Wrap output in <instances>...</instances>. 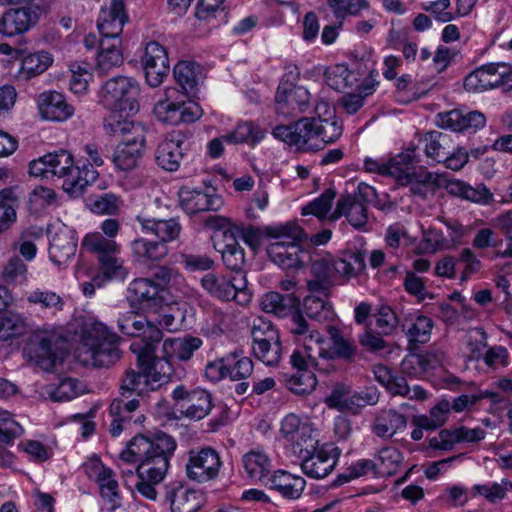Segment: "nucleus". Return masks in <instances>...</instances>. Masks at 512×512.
Listing matches in <instances>:
<instances>
[{"label": "nucleus", "instance_id": "43", "mask_svg": "<svg viewBox=\"0 0 512 512\" xmlns=\"http://www.w3.org/2000/svg\"><path fill=\"white\" fill-rule=\"evenodd\" d=\"M300 305V299L294 293L281 294L271 291L263 295L261 307L267 313L279 318L290 316Z\"/></svg>", "mask_w": 512, "mask_h": 512}, {"label": "nucleus", "instance_id": "60", "mask_svg": "<svg viewBox=\"0 0 512 512\" xmlns=\"http://www.w3.org/2000/svg\"><path fill=\"white\" fill-rule=\"evenodd\" d=\"M29 304L40 306L42 310L56 314L63 310L64 300L56 292L36 288L27 296Z\"/></svg>", "mask_w": 512, "mask_h": 512}, {"label": "nucleus", "instance_id": "9", "mask_svg": "<svg viewBox=\"0 0 512 512\" xmlns=\"http://www.w3.org/2000/svg\"><path fill=\"white\" fill-rule=\"evenodd\" d=\"M168 288L154 285L151 278H136L132 280L126 293V300L133 310L143 312H158L168 303Z\"/></svg>", "mask_w": 512, "mask_h": 512}, {"label": "nucleus", "instance_id": "23", "mask_svg": "<svg viewBox=\"0 0 512 512\" xmlns=\"http://www.w3.org/2000/svg\"><path fill=\"white\" fill-rule=\"evenodd\" d=\"M142 65L147 84L159 87L169 75L170 65L166 49L156 41H150L145 46Z\"/></svg>", "mask_w": 512, "mask_h": 512}, {"label": "nucleus", "instance_id": "14", "mask_svg": "<svg viewBox=\"0 0 512 512\" xmlns=\"http://www.w3.org/2000/svg\"><path fill=\"white\" fill-rule=\"evenodd\" d=\"M172 398L181 414L190 420L204 419L214 407L211 392L200 387L188 389L178 385L172 392Z\"/></svg>", "mask_w": 512, "mask_h": 512}, {"label": "nucleus", "instance_id": "15", "mask_svg": "<svg viewBox=\"0 0 512 512\" xmlns=\"http://www.w3.org/2000/svg\"><path fill=\"white\" fill-rule=\"evenodd\" d=\"M341 450L331 443L316 444L312 451L297 456L302 472L309 478L322 479L334 470Z\"/></svg>", "mask_w": 512, "mask_h": 512}, {"label": "nucleus", "instance_id": "58", "mask_svg": "<svg viewBox=\"0 0 512 512\" xmlns=\"http://www.w3.org/2000/svg\"><path fill=\"white\" fill-rule=\"evenodd\" d=\"M285 386L294 394L305 395L311 393L316 385L317 379L312 371H296L284 373Z\"/></svg>", "mask_w": 512, "mask_h": 512}, {"label": "nucleus", "instance_id": "36", "mask_svg": "<svg viewBox=\"0 0 512 512\" xmlns=\"http://www.w3.org/2000/svg\"><path fill=\"white\" fill-rule=\"evenodd\" d=\"M137 221L143 233L154 235L159 242L166 245L168 242L178 239L182 230L177 218L156 219L137 216Z\"/></svg>", "mask_w": 512, "mask_h": 512}, {"label": "nucleus", "instance_id": "18", "mask_svg": "<svg viewBox=\"0 0 512 512\" xmlns=\"http://www.w3.org/2000/svg\"><path fill=\"white\" fill-rule=\"evenodd\" d=\"M512 80V65L505 62L489 63L476 68L464 80L468 92L479 93L507 85Z\"/></svg>", "mask_w": 512, "mask_h": 512}, {"label": "nucleus", "instance_id": "45", "mask_svg": "<svg viewBox=\"0 0 512 512\" xmlns=\"http://www.w3.org/2000/svg\"><path fill=\"white\" fill-rule=\"evenodd\" d=\"M441 356L434 352L409 354L400 364L401 372L413 378H418L441 364Z\"/></svg>", "mask_w": 512, "mask_h": 512}, {"label": "nucleus", "instance_id": "63", "mask_svg": "<svg viewBox=\"0 0 512 512\" xmlns=\"http://www.w3.org/2000/svg\"><path fill=\"white\" fill-rule=\"evenodd\" d=\"M303 307L307 316L316 321H325L332 316V306L328 298L307 295L303 300Z\"/></svg>", "mask_w": 512, "mask_h": 512}, {"label": "nucleus", "instance_id": "11", "mask_svg": "<svg viewBox=\"0 0 512 512\" xmlns=\"http://www.w3.org/2000/svg\"><path fill=\"white\" fill-rule=\"evenodd\" d=\"M288 328L297 341L303 342L308 357L316 366L325 371L331 368L327 362L329 354L322 347L323 338L321 334L309 325L299 307L290 315Z\"/></svg>", "mask_w": 512, "mask_h": 512}, {"label": "nucleus", "instance_id": "5", "mask_svg": "<svg viewBox=\"0 0 512 512\" xmlns=\"http://www.w3.org/2000/svg\"><path fill=\"white\" fill-rule=\"evenodd\" d=\"M51 176L63 180L62 188L72 197L83 195L85 189L97 178L98 172L91 164H75L73 156L66 150L46 154Z\"/></svg>", "mask_w": 512, "mask_h": 512}, {"label": "nucleus", "instance_id": "41", "mask_svg": "<svg viewBox=\"0 0 512 512\" xmlns=\"http://www.w3.org/2000/svg\"><path fill=\"white\" fill-rule=\"evenodd\" d=\"M445 188L450 195L457 196L467 201L478 204H489L493 200V194L484 184L471 186L459 179H448Z\"/></svg>", "mask_w": 512, "mask_h": 512}, {"label": "nucleus", "instance_id": "37", "mask_svg": "<svg viewBox=\"0 0 512 512\" xmlns=\"http://www.w3.org/2000/svg\"><path fill=\"white\" fill-rule=\"evenodd\" d=\"M214 248L221 254L223 265L230 271L242 272L246 264V253L234 236L226 233L222 239L214 244Z\"/></svg>", "mask_w": 512, "mask_h": 512}, {"label": "nucleus", "instance_id": "32", "mask_svg": "<svg viewBox=\"0 0 512 512\" xmlns=\"http://www.w3.org/2000/svg\"><path fill=\"white\" fill-rule=\"evenodd\" d=\"M38 109L44 119L65 121L74 114V107L57 91L43 92L38 97Z\"/></svg>", "mask_w": 512, "mask_h": 512}, {"label": "nucleus", "instance_id": "42", "mask_svg": "<svg viewBox=\"0 0 512 512\" xmlns=\"http://www.w3.org/2000/svg\"><path fill=\"white\" fill-rule=\"evenodd\" d=\"M132 256L140 264L160 262L168 252V246L158 240H149L144 237L137 238L131 242Z\"/></svg>", "mask_w": 512, "mask_h": 512}, {"label": "nucleus", "instance_id": "19", "mask_svg": "<svg viewBox=\"0 0 512 512\" xmlns=\"http://www.w3.org/2000/svg\"><path fill=\"white\" fill-rule=\"evenodd\" d=\"M221 465L219 453L215 449L205 447L191 450L185 466L186 475L192 481L205 483L218 476Z\"/></svg>", "mask_w": 512, "mask_h": 512}, {"label": "nucleus", "instance_id": "57", "mask_svg": "<svg viewBox=\"0 0 512 512\" xmlns=\"http://www.w3.org/2000/svg\"><path fill=\"white\" fill-rule=\"evenodd\" d=\"M414 162L412 151L401 152L385 160L386 176L394 178L398 184L409 182V168Z\"/></svg>", "mask_w": 512, "mask_h": 512}, {"label": "nucleus", "instance_id": "61", "mask_svg": "<svg viewBox=\"0 0 512 512\" xmlns=\"http://www.w3.org/2000/svg\"><path fill=\"white\" fill-rule=\"evenodd\" d=\"M139 371L128 370L122 380L121 395L129 397L133 393L137 396H143L150 391L148 379L143 367H138Z\"/></svg>", "mask_w": 512, "mask_h": 512}, {"label": "nucleus", "instance_id": "8", "mask_svg": "<svg viewBox=\"0 0 512 512\" xmlns=\"http://www.w3.org/2000/svg\"><path fill=\"white\" fill-rule=\"evenodd\" d=\"M272 135L298 151L309 152L322 149L318 140L315 117H302L289 125H277Z\"/></svg>", "mask_w": 512, "mask_h": 512}, {"label": "nucleus", "instance_id": "22", "mask_svg": "<svg viewBox=\"0 0 512 512\" xmlns=\"http://www.w3.org/2000/svg\"><path fill=\"white\" fill-rule=\"evenodd\" d=\"M187 150L188 135L182 131H173L157 145L155 161L159 167L166 171H177Z\"/></svg>", "mask_w": 512, "mask_h": 512}, {"label": "nucleus", "instance_id": "39", "mask_svg": "<svg viewBox=\"0 0 512 512\" xmlns=\"http://www.w3.org/2000/svg\"><path fill=\"white\" fill-rule=\"evenodd\" d=\"M419 142L423 145V151L431 164L441 163L453 148L451 136L436 130L426 132L420 137Z\"/></svg>", "mask_w": 512, "mask_h": 512}, {"label": "nucleus", "instance_id": "16", "mask_svg": "<svg viewBox=\"0 0 512 512\" xmlns=\"http://www.w3.org/2000/svg\"><path fill=\"white\" fill-rule=\"evenodd\" d=\"M84 469L88 478L99 486L101 497L109 505L108 510L114 512L120 508L122 497L115 472L110 467L104 465L98 456L90 458L84 464Z\"/></svg>", "mask_w": 512, "mask_h": 512}, {"label": "nucleus", "instance_id": "33", "mask_svg": "<svg viewBox=\"0 0 512 512\" xmlns=\"http://www.w3.org/2000/svg\"><path fill=\"white\" fill-rule=\"evenodd\" d=\"M15 59L20 61L17 77L22 80H29L44 73L53 63V56L43 50L31 53L16 48Z\"/></svg>", "mask_w": 512, "mask_h": 512}, {"label": "nucleus", "instance_id": "55", "mask_svg": "<svg viewBox=\"0 0 512 512\" xmlns=\"http://www.w3.org/2000/svg\"><path fill=\"white\" fill-rule=\"evenodd\" d=\"M28 329L27 319L19 313H0V341H7L23 335Z\"/></svg>", "mask_w": 512, "mask_h": 512}, {"label": "nucleus", "instance_id": "24", "mask_svg": "<svg viewBox=\"0 0 512 512\" xmlns=\"http://www.w3.org/2000/svg\"><path fill=\"white\" fill-rule=\"evenodd\" d=\"M40 19V10L36 6H23L7 9L0 17V34L15 37L28 32Z\"/></svg>", "mask_w": 512, "mask_h": 512}, {"label": "nucleus", "instance_id": "10", "mask_svg": "<svg viewBox=\"0 0 512 512\" xmlns=\"http://www.w3.org/2000/svg\"><path fill=\"white\" fill-rule=\"evenodd\" d=\"M280 434L286 446L294 456L312 451L319 443L318 433L312 423L294 413L286 415L281 421Z\"/></svg>", "mask_w": 512, "mask_h": 512}, {"label": "nucleus", "instance_id": "52", "mask_svg": "<svg viewBox=\"0 0 512 512\" xmlns=\"http://www.w3.org/2000/svg\"><path fill=\"white\" fill-rule=\"evenodd\" d=\"M433 326V320L421 314L405 318L401 325L409 341L419 344H425L430 340Z\"/></svg>", "mask_w": 512, "mask_h": 512}, {"label": "nucleus", "instance_id": "6", "mask_svg": "<svg viewBox=\"0 0 512 512\" xmlns=\"http://www.w3.org/2000/svg\"><path fill=\"white\" fill-rule=\"evenodd\" d=\"M139 84L127 76H116L105 81L98 92V102L109 111L135 115L139 110Z\"/></svg>", "mask_w": 512, "mask_h": 512}, {"label": "nucleus", "instance_id": "51", "mask_svg": "<svg viewBox=\"0 0 512 512\" xmlns=\"http://www.w3.org/2000/svg\"><path fill=\"white\" fill-rule=\"evenodd\" d=\"M223 2L224 0H199L195 15L200 25H207L209 29H212L225 23L227 13Z\"/></svg>", "mask_w": 512, "mask_h": 512}, {"label": "nucleus", "instance_id": "31", "mask_svg": "<svg viewBox=\"0 0 512 512\" xmlns=\"http://www.w3.org/2000/svg\"><path fill=\"white\" fill-rule=\"evenodd\" d=\"M145 150V136L137 133L136 136L126 137L117 146L113 162L115 166L123 171H130L136 168Z\"/></svg>", "mask_w": 512, "mask_h": 512}, {"label": "nucleus", "instance_id": "12", "mask_svg": "<svg viewBox=\"0 0 512 512\" xmlns=\"http://www.w3.org/2000/svg\"><path fill=\"white\" fill-rule=\"evenodd\" d=\"M200 285L210 297L221 302L235 301L240 305H246L251 300V294L246 288L244 277L242 284L239 285L236 283L235 277L208 272L201 278Z\"/></svg>", "mask_w": 512, "mask_h": 512}, {"label": "nucleus", "instance_id": "62", "mask_svg": "<svg viewBox=\"0 0 512 512\" xmlns=\"http://www.w3.org/2000/svg\"><path fill=\"white\" fill-rule=\"evenodd\" d=\"M317 124L318 140L322 142V148L329 143L335 142L343 133L342 121L335 115L328 118L315 117Z\"/></svg>", "mask_w": 512, "mask_h": 512}, {"label": "nucleus", "instance_id": "26", "mask_svg": "<svg viewBox=\"0 0 512 512\" xmlns=\"http://www.w3.org/2000/svg\"><path fill=\"white\" fill-rule=\"evenodd\" d=\"M439 127L454 132H476L486 125V117L480 111H464L453 109L437 115Z\"/></svg>", "mask_w": 512, "mask_h": 512}, {"label": "nucleus", "instance_id": "29", "mask_svg": "<svg viewBox=\"0 0 512 512\" xmlns=\"http://www.w3.org/2000/svg\"><path fill=\"white\" fill-rule=\"evenodd\" d=\"M128 20L123 0H112L108 7L101 9L97 20V28L101 38H109L118 42L123 26Z\"/></svg>", "mask_w": 512, "mask_h": 512}, {"label": "nucleus", "instance_id": "53", "mask_svg": "<svg viewBox=\"0 0 512 512\" xmlns=\"http://www.w3.org/2000/svg\"><path fill=\"white\" fill-rule=\"evenodd\" d=\"M375 462L376 476L390 477L399 471L403 462V455L395 447H384L378 452Z\"/></svg>", "mask_w": 512, "mask_h": 512}, {"label": "nucleus", "instance_id": "27", "mask_svg": "<svg viewBox=\"0 0 512 512\" xmlns=\"http://www.w3.org/2000/svg\"><path fill=\"white\" fill-rule=\"evenodd\" d=\"M486 432L482 428L458 426L442 429L437 436L430 438L429 446L435 450L451 451L459 443H477L483 440Z\"/></svg>", "mask_w": 512, "mask_h": 512}, {"label": "nucleus", "instance_id": "38", "mask_svg": "<svg viewBox=\"0 0 512 512\" xmlns=\"http://www.w3.org/2000/svg\"><path fill=\"white\" fill-rule=\"evenodd\" d=\"M242 466L247 477L254 481L264 482L270 477L272 459L262 448H254L242 456Z\"/></svg>", "mask_w": 512, "mask_h": 512}, {"label": "nucleus", "instance_id": "20", "mask_svg": "<svg viewBox=\"0 0 512 512\" xmlns=\"http://www.w3.org/2000/svg\"><path fill=\"white\" fill-rule=\"evenodd\" d=\"M57 341L56 335L37 331L28 338L23 350L24 354L43 370L51 371L59 358Z\"/></svg>", "mask_w": 512, "mask_h": 512}, {"label": "nucleus", "instance_id": "35", "mask_svg": "<svg viewBox=\"0 0 512 512\" xmlns=\"http://www.w3.org/2000/svg\"><path fill=\"white\" fill-rule=\"evenodd\" d=\"M78 239L72 231L60 230L55 233L49 245V258L58 267H66L75 256Z\"/></svg>", "mask_w": 512, "mask_h": 512}, {"label": "nucleus", "instance_id": "50", "mask_svg": "<svg viewBox=\"0 0 512 512\" xmlns=\"http://www.w3.org/2000/svg\"><path fill=\"white\" fill-rule=\"evenodd\" d=\"M130 116L111 111L110 115L104 119L105 132L110 136L122 137V140L126 137L136 136L137 133H143L142 128L129 119Z\"/></svg>", "mask_w": 512, "mask_h": 512}, {"label": "nucleus", "instance_id": "47", "mask_svg": "<svg viewBox=\"0 0 512 512\" xmlns=\"http://www.w3.org/2000/svg\"><path fill=\"white\" fill-rule=\"evenodd\" d=\"M265 137V130L254 121L238 122L234 129L223 135L228 144H247L255 147Z\"/></svg>", "mask_w": 512, "mask_h": 512}, {"label": "nucleus", "instance_id": "1", "mask_svg": "<svg viewBox=\"0 0 512 512\" xmlns=\"http://www.w3.org/2000/svg\"><path fill=\"white\" fill-rule=\"evenodd\" d=\"M176 447L175 439L165 433L156 434L152 438L139 434L119 454L120 461L137 463L135 487L143 497L156 500L155 486L164 479Z\"/></svg>", "mask_w": 512, "mask_h": 512}, {"label": "nucleus", "instance_id": "54", "mask_svg": "<svg viewBox=\"0 0 512 512\" xmlns=\"http://www.w3.org/2000/svg\"><path fill=\"white\" fill-rule=\"evenodd\" d=\"M44 229L38 226H30L24 229L18 239L13 243V248L18 250L24 260L30 262L37 255V247L35 242L42 239Z\"/></svg>", "mask_w": 512, "mask_h": 512}, {"label": "nucleus", "instance_id": "49", "mask_svg": "<svg viewBox=\"0 0 512 512\" xmlns=\"http://www.w3.org/2000/svg\"><path fill=\"white\" fill-rule=\"evenodd\" d=\"M407 425L405 415L394 409L382 410L376 417L372 431L378 437L388 439Z\"/></svg>", "mask_w": 512, "mask_h": 512}, {"label": "nucleus", "instance_id": "48", "mask_svg": "<svg viewBox=\"0 0 512 512\" xmlns=\"http://www.w3.org/2000/svg\"><path fill=\"white\" fill-rule=\"evenodd\" d=\"M120 45L121 40L115 42L109 38H101L99 42L100 51L96 61V71L99 74H106L111 69L123 64L124 57Z\"/></svg>", "mask_w": 512, "mask_h": 512}, {"label": "nucleus", "instance_id": "59", "mask_svg": "<svg viewBox=\"0 0 512 512\" xmlns=\"http://www.w3.org/2000/svg\"><path fill=\"white\" fill-rule=\"evenodd\" d=\"M365 259L364 252H349L343 258L335 260V271L347 278L356 277L365 270Z\"/></svg>", "mask_w": 512, "mask_h": 512}, {"label": "nucleus", "instance_id": "34", "mask_svg": "<svg viewBox=\"0 0 512 512\" xmlns=\"http://www.w3.org/2000/svg\"><path fill=\"white\" fill-rule=\"evenodd\" d=\"M172 512H197L205 504V495L200 490L178 485L167 493Z\"/></svg>", "mask_w": 512, "mask_h": 512}, {"label": "nucleus", "instance_id": "28", "mask_svg": "<svg viewBox=\"0 0 512 512\" xmlns=\"http://www.w3.org/2000/svg\"><path fill=\"white\" fill-rule=\"evenodd\" d=\"M276 110L284 116L296 117L298 114L305 113L311 106V94L303 86L285 89L278 86L276 95Z\"/></svg>", "mask_w": 512, "mask_h": 512}, {"label": "nucleus", "instance_id": "4", "mask_svg": "<svg viewBox=\"0 0 512 512\" xmlns=\"http://www.w3.org/2000/svg\"><path fill=\"white\" fill-rule=\"evenodd\" d=\"M270 238L274 239L267 247L269 258L284 269L299 268L305 265L310 258L308 251L301 248L299 240L303 230L288 223L267 230Z\"/></svg>", "mask_w": 512, "mask_h": 512}, {"label": "nucleus", "instance_id": "46", "mask_svg": "<svg viewBox=\"0 0 512 512\" xmlns=\"http://www.w3.org/2000/svg\"><path fill=\"white\" fill-rule=\"evenodd\" d=\"M202 343L199 337L193 336L167 338L162 343L163 356L170 362L173 359L187 361L202 346Z\"/></svg>", "mask_w": 512, "mask_h": 512}, {"label": "nucleus", "instance_id": "56", "mask_svg": "<svg viewBox=\"0 0 512 512\" xmlns=\"http://www.w3.org/2000/svg\"><path fill=\"white\" fill-rule=\"evenodd\" d=\"M328 86L337 91L352 88L357 84V74L344 64H337L326 69L324 73Z\"/></svg>", "mask_w": 512, "mask_h": 512}, {"label": "nucleus", "instance_id": "64", "mask_svg": "<svg viewBox=\"0 0 512 512\" xmlns=\"http://www.w3.org/2000/svg\"><path fill=\"white\" fill-rule=\"evenodd\" d=\"M325 402L330 408H335L339 411L351 410L355 406L354 393L350 386L337 383L329 396L326 397Z\"/></svg>", "mask_w": 512, "mask_h": 512}, {"label": "nucleus", "instance_id": "13", "mask_svg": "<svg viewBox=\"0 0 512 512\" xmlns=\"http://www.w3.org/2000/svg\"><path fill=\"white\" fill-rule=\"evenodd\" d=\"M376 196L375 188L368 184L360 183L357 193L344 194L339 198L331 219L336 220L344 215L355 228L364 227L368 220L365 203L372 202Z\"/></svg>", "mask_w": 512, "mask_h": 512}, {"label": "nucleus", "instance_id": "3", "mask_svg": "<svg viewBox=\"0 0 512 512\" xmlns=\"http://www.w3.org/2000/svg\"><path fill=\"white\" fill-rule=\"evenodd\" d=\"M76 359L84 366L108 368L121 358L120 337L103 322L88 318L79 330Z\"/></svg>", "mask_w": 512, "mask_h": 512}, {"label": "nucleus", "instance_id": "17", "mask_svg": "<svg viewBox=\"0 0 512 512\" xmlns=\"http://www.w3.org/2000/svg\"><path fill=\"white\" fill-rule=\"evenodd\" d=\"M130 348L137 355L138 367L144 368L150 391L168 383L173 372L172 364L164 356H156L158 346L131 345Z\"/></svg>", "mask_w": 512, "mask_h": 512}, {"label": "nucleus", "instance_id": "2", "mask_svg": "<svg viewBox=\"0 0 512 512\" xmlns=\"http://www.w3.org/2000/svg\"><path fill=\"white\" fill-rule=\"evenodd\" d=\"M194 62L180 61L173 69V75L183 91L176 87H167L163 98L159 99L153 108L158 121L166 125L177 126L191 124L203 115L201 106L190 100L198 84Z\"/></svg>", "mask_w": 512, "mask_h": 512}, {"label": "nucleus", "instance_id": "25", "mask_svg": "<svg viewBox=\"0 0 512 512\" xmlns=\"http://www.w3.org/2000/svg\"><path fill=\"white\" fill-rule=\"evenodd\" d=\"M126 397L117 398L112 401L109 408L111 422L108 430L113 437H117L131 427L132 423L141 424L145 417L143 414H136L140 401L136 398L130 400Z\"/></svg>", "mask_w": 512, "mask_h": 512}, {"label": "nucleus", "instance_id": "44", "mask_svg": "<svg viewBox=\"0 0 512 512\" xmlns=\"http://www.w3.org/2000/svg\"><path fill=\"white\" fill-rule=\"evenodd\" d=\"M327 333L332 343L330 350H326L329 354L327 356V362L331 366V368L327 370L328 374L335 369L332 360L336 358L351 360L357 353V346L352 339L345 337L335 326H328Z\"/></svg>", "mask_w": 512, "mask_h": 512}, {"label": "nucleus", "instance_id": "7", "mask_svg": "<svg viewBox=\"0 0 512 512\" xmlns=\"http://www.w3.org/2000/svg\"><path fill=\"white\" fill-rule=\"evenodd\" d=\"M82 248L95 255L100 272L106 279L126 277L127 271L118 257L120 245L115 240L106 238L100 232L88 233L82 240Z\"/></svg>", "mask_w": 512, "mask_h": 512}, {"label": "nucleus", "instance_id": "21", "mask_svg": "<svg viewBox=\"0 0 512 512\" xmlns=\"http://www.w3.org/2000/svg\"><path fill=\"white\" fill-rule=\"evenodd\" d=\"M137 310L127 311L121 314L117 320V326L121 333L131 337L143 338L131 345L159 346L162 340V332L155 325L136 313Z\"/></svg>", "mask_w": 512, "mask_h": 512}, {"label": "nucleus", "instance_id": "40", "mask_svg": "<svg viewBox=\"0 0 512 512\" xmlns=\"http://www.w3.org/2000/svg\"><path fill=\"white\" fill-rule=\"evenodd\" d=\"M267 481L271 489L286 499H298L306 487V480L303 477L281 469L275 471Z\"/></svg>", "mask_w": 512, "mask_h": 512}, {"label": "nucleus", "instance_id": "30", "mask_svg": "<svg viewBox=\"0 0 512 512\" xmlns=\"http://www.w3.org/2000/svg\"><path fill=\"white\" fill-rule=\"evenodd\" d=\"M179 199L183 210L190 215L205 211H216L223 204L222 198L218 195L210 194L206 190L188 187L179 190Z\"/></svg>", "mask_w": 512, "mask_h": 512}]
</instances>
